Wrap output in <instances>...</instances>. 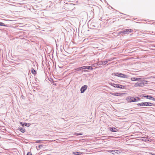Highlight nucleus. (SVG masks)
Segmentation results:
<instances>
[{"label":"nucleus","mask_w":155,"mask_h":155,"mask_svg":"<svg viewBox=\"0 0 155 155\" xmlns=\"http://www.w3.org/2000/svg\"><path fill=\"white\" fill-rule=\"evenodd\" d=\"M126 100L129 102H132L137 101V99H136V97H128L126 98Z\"/></svg>","instance_id":"1"},{"label":"nucleus","mask_w":155,"mask_h":155,"mask_svg":"<svg viewBox=\"0 0 155 155\" xmlns=\"http://www.w3.org/2000/svg\"><path fill=\"white\" fill-rule=\"evenodd\" d=\"M114 75L123 78H127V76L126 75L120 73H114L113 74Z\"/></svg>","instance_id":"2"},{"label":"nucleus","mask_w":155,"mask_h":155,"mask_svg":"<svg viewBox=\"0 0 155 155\" xmlns=\"http://www.w3.org/2000/svg\"><path fill=\"white\" fill-rule=\"evenodd\" d=\"M110 84L114 87L119 88L122 89L124 88L125 87L124 86L120 84H116L114 83H111Z\"/></svg>","instance_id":"3"},{"label":"nucleus","mask_w":155,"mask_h":155,"mask_svg":"<svg viewBox=\"0 0 155 155\" xmlns=\"http://www.w3.org/2000/svg\"><path fill=\"white\" fill-rule=\"evenodd\" d=\"M132 31L130 29H127L121 31L120 34H127L131 32Z\"/></svg>","instance_id":"4"},{"label":"nucleus","mask_w":155,"mask_h":155,"mask_svg":"<svg viewBox=\"0 0 155 155\" xmlns=\"http://www.w3.org/2000/svg\"><path fill=\"white\" fill-rule=\"evenodd\" d=\"M144 84L143 82H137L134 84L135 87H143L144 86Z\"/></svg>","instance_id":"5"},{"label":"nucleus","mask_w":155,"mask_h":155,"mask_svg":"<svg viewBox=\"0 0 155 155\" xmlns=\"http://www.w3.org/2000/svg\"><path fill=\"white\" fill-rule=\"evenodd\" d=\"M110 94L112 95H113L114 96H120L122 95V94H124V93H114L113 92H110Z\"/></svg>","instance_id":"6"},{"label":"nucleus","mask_w":155,"mask_h":155,"mask_svg":"<svg viewBox=\"0 0 155 155\" xmlns=\"http://www.w3.org/2000/svg\"><path fill=\"white\" fill-rule=\"evenodd\" d=\"M87 86L86 85H84L82 86L81 89V93H83L87 89Z\"/></svg>","instance_id":"7"},{"label":"nucleus","mask_w":155,"mask_h":155,"mask_svg":"<svg viewBox=\"0 0 155 155\" xmlns=\"http://www.w3.org/2000/svg\"><path fill=\"white\" fill-rule=\"evenodd\" d=\"M141 78H131V80L132 81H137Z\"/></svg>","instance_id":"8"},{"label":"nucleus","mask_w":155,"mask_h":155,"mask_svg":"<svg viewBox=\"0 0 155 155\" xmlns=\"http://www.w3.org/2000/svg\"><path fill=\"white\" fill-rule=\"evenodd\" d=\"M138 106H146V102H142L138 103L137 104Z\"/></svg>","instance_id":"9"},{"label":"nucleus","mask_w":155,"mask_h":155,"mask_svg":"<svg viewBox=\"0 0 155 155\" xmlns=\"http://www.w3.org/2000/svg\"><path fill=\"white\" fill-rule=\"evenodd\" d=\"M146 98L149 100H151L153 101H155V98L151 96L147 95L146 96Z\"/></svg>","instance_id":"10"},{"label":"nucleus","mask_w":155,"mask_h":155,"mask_svg":"<svg viewBox=\"0 0 155 155\" xmlns=\"http://www.w3.org/2000/svg\"><path fill=\"white\" fill-rule=\"evenodd\" d=\"M110 130L112 132H117L118 131V130L117 129H116L115 128H110Z\"/></svg>","instance_id":"11"},{"label":"nucleus","mask_w":155,"mask_h":155,"mask_svg":"<svg viewBox=\"0 0 155 155\" xmlns=\"http://www.w3.org/2000/svg\"><path fill=\"white\" fill-rule=\"evenodd\" d=\"M18 130L21 132L23 133H24L25 132V130L23 128L20 127L18 128Z\"/></svg>","instance_id":"12"},{"label":"nucleus","mask_w":155,"mask_h":155,"mask_svg":"<svg viewBox=\"0 0 155 155\" xmlns=\"http://www.w3.org/2000/svg\"><path fill=\"white\" fill-rule=\"evenodd\" d=\"M153 104L150 102H146V106H151Z\"/></svg>","instance_id":"13"},{"label":"nucleus","mask_w":155,"mask_h":155,"mask_svg":"<svg viewBox=\"0 0 155 155\" xmlns=\"http://www.w3.org/2000/svg\"><path fill=\"white\" fill-rule=\"evenodd\" d=\"M142 140L144 141H148L149 140H148V138L146 137H142Z\"/></svg>","instance_id":"14"},{"label":"nucleus","mask_w":155,"mask_h":155,"mask_svg":"<svg viewBox=\"0 0 155 155\" xmlns=\"http://www.w3.org/2000/svg\"><path fill=\"white\" fill-rule=\"evenodd\" d=\"M147 96H146V95H145V94H141V95H139V97L140 98H142L143 97H146Z\"/></svg>","instance_id":"15"},{"label":"nucleus","mask_w":155,"mask_h":155,"mask_svg":"<svg viewBox=\"0 0 155 155\" xmlns=\"http://www.w3.org/2000/svg\"><path fill=\"white\" fill-rule=\"evenodd\" d=\"M87 69H91V70H92L93 69V68L91 66H87Z\"/></svg>","instance_id":"16"},{"label":"nucleus","mask_w":155,"mask_h":155,"mask_svg":"<svg viewBox=\"0 0 155 155\" xmlns=\"http://www.w3.org/2000/svg\"><path fill=\"white\" fill-rule=\"evenodd\" d=\"M31 73L33 74H36V71L34 69L31 70Z\"/></svg>","instance_id":"17"},{"label":"nucleus","mask_w":155,"mask_h":155,"mask_svg":"<svg viewBox=\"0 0 155 155\" xmlns=\"http://www.w3.org/2000/svg\"><path fill=\"white\" fill-rule=\"evenodd\" d=\"M82 69V67H80L79 68H78L76 69L75 70L77 71H80Z\"/></svg>","instance_id":"18"},{"label":"nucleus","mask_w":155,"mask_h":155,"mask_svg":"<svg viewBox=\"0 0 155 155\" xmlns=\"http://www.w3.org/2000/svg\"><path fill=\"white\" fill-rule=\"evenodd\" d=\"M74 134L77 136L81 135H82L83 134V133H75Z\"/></svg>","instance_id":"19"},{"label":"nucleus","mask_w":155,"mask_h":155,"mask_svg":"<svg viewBox=\"0 0 155 155\" xmlns=\"http://www.w3.org/2000/svg\"><path fill=\"white\" fill-rule=\"evenodd\" d=\"M108 62L107 61H104L102 62V63L104 64H105Z\"/></svg>","instance_id":"20"},{"label":"nucleus","mask_w":155,"mask_h":155,"mask_svg":"<svg viewBox=\"0 0 155 155\" xmlns=\"http://www.w3.org/2000/svg\"><path fill=\"white\" fill-rule=\"evenodd\" d=\"M0 25L3 26H5L4 24L2 22H0Z\"/></svg>","instance_id":"21"},{"label":"nucleus","mask_w":155,"mask_h":155,"mask_svg":"<svg viewBox=\"0 0 155 155\" xmlns=\"http://www.w3.org/2000/svg\"><path fill=\"white\" fill-rule=\"evenodd\" d=\"M136 99H137V101H140V100L139 97H136Z\"/></svg>","instance_id":"22"},{"label":"nucleus","mask_w":155,"mask_h":155,"mask_svg":"<svg viewBox=\"0 0 155 155\" xmlns=\"http://www.w3.org/2000/svg\"><path fill=\"white\" fill-rule=\"evenodd\" d=\"M82 67V69H87V66H83V67Z\"/></svg>","instance_id":"23"},{"label":"nucleus","mask_w":155,"mask_h":155,"mask_svg":"<svg viewBox=\"0 0 155 155\" xmlns=\"http://www.w3.org/2000/svg\"><path fill=\"white\" fill-rule=\"evenodd\" d=\"M27 155H32V154L31 153L28 152V153H27Z\"/></svg>","instance_id":"24"},{"label":"nucleus","mask_w":155,"mask_h":155,"mask_svg":"<svg viewBox=\"0 0 155 155\" xmlns=\"http://www.w3.org/2000/svg\"><path fill=\"white\" fill-rule=\"evenodd\" d=\"M115 151L116 152H115L116 153H117L116 152H118V150H114V151Z\"/></svg>","instance_id":"25"},{"label":"nucleus","mask_w":155,"mask_h":155,"mask_svg":"<svg viewBox=\"0 0 155 155\" xmlns=\"http://www.w3.org/2000/svg\"><path fill=\"white\" fill-rule=\"evenodd\" d=\"M25 126H26L27 125V123H25Z\"/></svg>","instance_id":"26"},{"label":"nucleus","mask_w":155,"mask_h":155,"mask_svg":"<svg viewBox=\"0 0 155 155\" xmlns=\"http://www.w3.org/2000/svg\"><path fill=\"white\" fill-rule=\"evenodd\" d=\"M151 155H155V154H152Z\"/></svg>","instance_id":"27"},{"label":"nucleus","mask_w":155,"mask_h":155,"mask_svg":"<svg viewBox=\"0 0 155 155\" xmlns=\"http://www.w3.org/2000/svg\"><path fill=\"white\" fill-rule=\"evenodd\" d=\"M1 138V137H0V138Z\"/></svg>","instance_id":"28"}]
</instances>
